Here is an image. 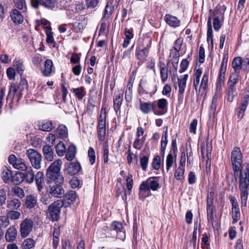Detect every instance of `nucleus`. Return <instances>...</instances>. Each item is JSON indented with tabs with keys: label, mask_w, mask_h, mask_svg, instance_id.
I'll list each match as a JSON object with an SVG mask.
<instances>
[{
	"label": "nucleus",
	"mask_w": 249,
	"mask_h": 249,
	"mask_svg": "<svg viewBox=\"0 0 249 249\" xmlns=\"http://www.w3.org/2000/svg\"><path fill=\"white\" fill-rule=\"evenodd\" d=\"M159 188L158 177H151L142 182L139 187V196L143 200L150 194V190L157 191Z\"/></svg>",
	"instance_id": "1"
},
{
	"label": "nucleus",
	"mask_w": 249,
	"mask_h": 249,
	"mask_svg": "<svg viewBox=\"0 0 249 249\" xmlns=\"http://www.w3.org/2000/svg\"><path fill=\"white\" fill-rule=\"evenodd\" d=\"M239 187L241 191V205L242 206H246L249 189V170L248 168L241 174Z\"/></svg>",
	"instance_id": "2"
},
{
	"label": "nucleus",
	"mask_w": 249,
	"mask_h": 249,
	"mask_svg": "<svg viewBox=\"0 0 249 249\" xmlns=\"http://www.w3.org/2000/svg\"><path fill=\"white\" fill-rule=\"evenodd\" d=\"M228 58L225 57L223 58L220 66V71L218 74V77L216 83V89L215 94L213 99V102L216 101L221 96V92L222 87L225 79V74L227 70Z\"/></svg>",
	"instance_id": "3"
},
{
	"label": "nucleus",
	"mask_w": 249,
	"mask_h": 249,
	"mask_svg": "<svg viewBox=\"0 0 249 249\" xmlns=\"http://www.w3.org/2000/svg\"><path fill=\"white\" fill-rule=\"evenodd\" d=\"M106 111L105 108L102 107L100 111L97 128L98 137L99 139L101 141H104L106 138Z\"/></svg>",
	"instance_id": "4"
},
{
	"label": "nucleus",
	"mask_w": 249,
	"mask_h": 249,
	"mask_svg": "<svg viewBox=\"0 0 249 249\" xmlns=\"http://www.w3.org/2000/svg\"><path fill=\"white\" fill-rule=\"evenodd\" d=\"M26 155L34 168L37 170L41 168L42 156L37 151L34 149H29L27 150Z\"/></svg>",
	"instance_id": "5"
},
{
	"label": "nucleus",
	"mask_w": 249,
	"mask_h": 249,
	"mask_svg": "<svg viewBox=\"0 0 249 249\" xmlns=\"http://www.w3.org/2000/svg\"><path fill=\"white\" fill-rule=\"evenodd\" d=\"M63 205L61 200H58L53 202L48 208V212L53 221L58 219L60 215L61 208Z\"/></svg>",
	"instance_id": "6"
},
{
	"label": "nucleus",
	"mask_w": 249,
	"mask_h": 249,
	"mask_svg": "<svg viewBox=\"0 0 249 249\" xmlns=\"http://www.w3.org/2000/svg\"><path fill=\"white\" fill-rule=\"evenodd\" d=\"M47 183L55 182V183L63 184L64 179L60 172L53 171L47 169L46 173Z\"/></svg>",
	"instance_id": "7"
},
{
	"label": "nucleus",
	"mask_w": 249,
	"mask_h": 249,
	"mask_svg": "<svg viewBox=\"0 0 249 249\" xmlns=\"http://www.w3.org/2000/svg\"><path fill=\"white\" fill-rule=\"evenodd\" d=\"M33 221L31 219L26 218L20 224V232L22 237H26L31 232L33 228Z\"/></svg>",
	"instance_id": "8"
},
{
	"label": "nucleus",
	"mask_w": 249,
	"mask_h": 249,
	"mask_svg": "<svg viewBox=\"0 0 249 249\" xmlns=\"http://www.w3.org/2000/svg\"><path fill=\"white\" fill-rule=\"evenodd\" d=\"M213 208V194L210 193L207 196L206 209L208 223L212 225H213L214 220Z\"/></svg>",
	"instance_id": "9"
},
{
	"label": "nucleus",
	"mask_w": 249,
	"mask_h": 249,
	"mask_svg": "<svg viewBox=\"0 0 249 249\" xmlns=\"http://www.w3.org/2000/svg\"><path fill=\"white\" fill-rule=\"evenodd\" d=\"M9 162L17 169L24 171L27 167L24 160L21 158H18L14 155H11L8 158Z\"/></svg>",
	"instance_id": "10"
},
{
	"label": "nucleus",
	"mask_w": 249,
	"mask_h": 249,
	"mask_svg": "<svg viewBox=\"0 0 249 249\" xmlns=\"http://www.w3.org/2000/svg\"><path fill=\"white\" fill-rule=\"evenodd\" d=\"M62 184L55 183V185L50 186L48 192L52 196L61 198L64 196V190L61 186Z\"/></svg>",
	"instance_id": "11"
},
{
	"label": "nucleus",
	"mask_w": 249,
	"mask_h": 249,
	"mask_svg": "<svg viewBox=\"0 0 249 249\" xmlns=\"http://www.w3.org/2000/svg\"><path fill=\"white\" fill-rule=\"evenodd\" d=\"M157 105L158 107V110L155 109V114L162 115L167 112L168 102L166 99L164 98L159 99L157 101Z\"/></svg>",
	"instance_id": "12"
},
{
	"label": "nucleus",
	"mask_w": 249,
	"mask_h": 249,
	"mask_svg": "<svg viewBox=\"0 0 249 249\" xmlns=\"http://www.w3.org/2000/svg\"><path fill=\"white\" fill-rule=\"evenodd\" d=\"M112 228L117 233V237L122 240H124L125 238V231L121 223L114 221L112 223Z\"/></svg>",
	"instance_id": "13"
},
{
	"label": "nucleus",
	"mask_w": 249,
	"mask_h": 249,
	"mask_svg": "<svg viewBox=\"0 0 249 249\" xmlns=\"http://www.w3.org/2000/svg\"><path fill=\"white\" fill-rule=\"evenodd\" d=\"M148 54L149 51L147 47H144L142 49H136L135 56L139 60V65L142 64L145 61Z\"/></svg>",
	"instance_id": "14"
},
{
	"label": "nucleus",
	"mask_w": 249,
	"mask_h": 249,
	"mask_svg": "<svg viewBox=\"0 0 249 249\" xmlns=\"http://www.w3.org/2000/svg\"><path fill=\"white\" fill-rule=\"evenodd\" d=\"M166 23L173 28H177L179 26L180 21L177 17L170 14H166L164 17Z\"/></svg>",
	"instance_id": "15"
},
{
	"label": "nucleus",
	"mask_w": 249,
	"mask_h": 249,
	"mask_svg": "<svg viewBox=\"0 0 249 249\" xmlns=\"http://www.w3.org/2000/svg\"><path fill=\"white\" fill-rule=\"evenodd\" d=\"M123 96L124 92L123 91H121L116 94L113 98V107L116 113H117L118 111H120Z\"/></svg>",
	"instance_id": "16"
},
{
	"label": "nucleus",
	"mask_w": 249,
	"mask_h": 249,
	"mask_svg": "<svg viewBox=\"0 0 249 249\" xmlns=\"http://www.w3.org/2000/svg\"><path fill=\"white\" fill-rule=\"evenodd\" d=\"M212 16H215V12L213 11V14L209 16L208 19V29H207V40L208 42L211 41V44L212 48L213 47V30H212Z\"/></svg>",
	"instance_id": "17"
},
{
	"label": "nucleus",
	"mask_w": 249,
	"mask_h": 249,
	"mask_svg": "<svg viewBox=\"0 0 249 249\" xmlns=\"http://www.w3.org/2000/svg\"><path fill=\"white\" fill-rule=\"evenodd\" d=\"M155 107L154 103L150 102H141L140 105V110L144 114L149 113L152 111L155 113Z\"/></svg>",
	"instance_id": "18"
},
{
	"label": "nucleus",
	"mask_w": 249,
	"mask_h": 249,
	"mask_svg": "<svg viewBox=\"0 0 249 249\" xmlns=\"http://www.w3.org/2000/svg\"><path fill=\"white\" fill-rule=\"evenodd\" d=\"M81 169V165L79 162H73L69 163L65 171L66 173L70 175L77 174Z\"/></svg>",
	"instance_id": "19"
},
{
	"label": "nucleus",
	"mask_w": 249,
	"mask_h": 249,
	"mask_svg": "<svg viewBox=\"0 0 249 249\" xmlns=\"http://www.w3.org/2000/svg\"><path fill=\"white\" fill-rule=\"evenodd\" d=\"M54 71L53 61L51 59H47L44 63V69L42 71L45 76H50Z\"/></svg>",
	"instance_id": "20"
},
{
	"label": "nucleus",
	"mask_w": 249,
	"mask_h": 249,
	"mask_svg": "<svg viewBox=\"0 0 249 249\" xmlns=\"http://www.w3.org/2000/svg\"><path fill=\"white\" fill-rule=\"evenodd\" d=\"M24 171V172L22 174L25 180L29 183H32L35 179V174L32 168L27 166Z\"/></svg>",
	"instance_id": "21"
},
{
	"label": "nucleus",
	"mask_w": 249,
	"mask_h": 249,
	"mask_svg": "<svg viewBox=\"0 0 249 249\" xmlns=\"http://www.w3.org/2000/svg\"><path fill=\"white\" fill-rule=\"evenodd\" d=\"M17 230L14 226L10 227L5 234V238L8 242L14 241L17 237Z\"/></svg>",
	"instance_id": "22"
},
{
	"label": "nucleus",
	"mask_w": 249,
	"mask_h": 249,
	"mask_svg": "<svg viewBox=\"0 0 249 249\" xmlns=\"http://www.w3.org/2000/svg\"><path fill=\"white\" fill-rule=\"evenodd\" d=\"M38 126L40 130L47 132L51 131L53 128L52 121L49 120L38 122Z\"/></svg>",
	"instance_id": "23"
},
{
	"label": "nucleus",
	"mask_w": 249,
	"mask_h": 249,
	"mask_svg": "<svg viewBox=\"0 0 249 249\" xmlns=\"http://www.w3.org/2000/svg\"><path fill=\"white\" fill-rule=\"evenodd\" d=\"M35 178L37 189L39 191H41L43 188L44 184V178L43 172L40 171L36 173Z\"/></svg>",
	"instance_id": "24"
},
{
	"label": "nucleus",
	"mask_w": 249,
	"mask_h": 249,
	"mask_svg": "<svg viewBox=\"0 0 249 249\" xmlns=\"http://www.w3.org/2000/svg\"><path fill=\"white\" fill-rule=\"evenodd\" d=\"M188 77V75L186 74L178 78V92L180 93H184Z\"/></svg>",
	"instance_id": "25"
},
{
	"label": "nucleus",
	"mask_w": 249,
	"mask_h": 249,
	"mask_svg": "<svg viewBox=\"0 0 249 249\" xmlns=\"http://www.w3.org/2000/svg\"><path fill=\"white\" fill-rule=\"evenodd\" d=\"M237 95L235 87L228 86L226 89V95L227 100L230 102H232L234 98Z\"/></svg>",
	"instance_id": "26"
},
{
	"label": "nucleus",
	"mask_w": 249,
	"mask_h": 249,
	"mask_svg": "<svg viewBox=\"0 0 249 249\" xmlns=\"http://www.w3.org/2000/svg\"><path fill=\"white\" fill-rule=\"evenodd\" d=\"M12 19L17 24H20L23 21V17L20 12L17 9H14L10 14Z\"/></svg>",
	"instance_id": "27"
},
{
	"label": "nucleus",
	"mask_w": 249,
	"mask_h": 249,
	"mask_svg": "<svg viewBox=\"0 0 249 249\" xmlns=\"http://www.w3.org/2000/svg\"><path fill=\"white\" fill-rule=\"evenodd\" d=\"M42 150L45 158L48 161H52L53 159V152L52 146L45 145L43 146Z\"/></svg>",
	"instance_id": "28"
},
{
	"label": "nucleus",
	"mask_w": 249,
	"mask_h": 249,
	"mask_svg": "<svg viewBox=\"0 0 249 249\" xmlns=\"http://www.w3.org/2000/svg\"><path fill=\"white\" fill-rule=\"evenodd\" d=\"M37 205V197L34 195H28L26 197L25 205L27 208L32 209Z\"/></svg>",
	"instance_id": "29"
},
{
	"label": "nucleus",
	"mask_w": 249,
	"mask_h": 249,
	"mask_svg": "<svg viewBox=\"0 0 249 249\" xmlns=\"http://www.w3.org/2000/svg\"><path fill=\"white\" fill-rule=\"evenodd\" d=\"M1 178L3 181L8 183L12 178V173L11 171L6 166H4L2 169Z\"/></svg>",
	"instance_id": "30"
},
{
	"label": "nucleus",
	"mask_w": 249,
	"mask_h": 249,
	"mask_svg": "<svg viewBox=\"0 0 249 249\" xmlns=\"http://www.w3.org/2000/svg\"><path fill=\"white\" fill-rule=\"evenodd\" d=\"M241 79L239 73L233 72L232 73L227 82V85L235 87V85Z\"/></svg>",
	"instance_id": "31"
},
{
	"label": "nucleus",
	"mask_w": 249,
	"mask_h": 249,
	"mask_svg": "<svg viewBox=\"0 0 249 249\" xmlns=\"http://www.w3.org/2000/svg\"><path fill=\"white\" fill-rule=\"evenodd\" d=\"M76 153V147L73 144L70 145L66 152V159L69 161H71L75 158Z\"/></svg>",
	"instance_id": "32"
},
{
	"label": "nucleus",
	"mask_w": 249,
	"mask_h": 249,
	"mask_svg": "<svg viewBox=\"0 0 249 249\" xmlns=\"http://www.w3.org/2000/svg\"><path fill=\"white\" fill-rule=\"evenodd\" d=\"M242 60L240 57H235L232 62V67L234 69V72L239 73L242 69Z\"/></svg>",
	"instance_id": "33"
},
{
	"label": "nucleus",
	"mask_w": 249,
	"mask_h": 249,
	"mask_svg": "<svg viewBox=\"0 0 249 249\" xmlns=\"http://www.w3.org/2000/svg\"><path fill=\"white\" fill-rule=\"evenodd\" d=\"M174 156L172 154H168L166 160V169L168 172L174 164L176 163V154Z\"/></svg>",
	"instance_id": "34"
},
{
	"label": "nucleus",
	"mask_w": 249,
	"mask_h": 249,
	"mask_svg": "<svg viewBox=\"0 0 249 249\" xmlns=\"http://www.w3.org/2000/svg\"><path fill=\"white\" fill-rule=\"evenodd\" d=\"M72 92L79 100H81L86 95V91L83 87H80L72 89Z\"/></svg>",
	"instance_id": "35"
},
{
	"label": "nucleus",
	"mask_w": 249,
	"mask_h": 249,
	"mask_svg": "<svg viewBox=\"0 0 249 249\" xmlns=\"http://www.w3.org/2000/svg\"><path fill=\"white\" fill-rule=\"evenodd\" d=\"M62 164V160L57 159L52 162L47 169L56 172H60Z\"/></svg>",
	"instance_id": "36"
},
{
	"label": "nucleus",
	"mask_w": 249,
	"mask_h": 249,
	"mask_svg": "<svg viewBox=\"0 0 249 249\" xmlns=\"http://www.w3.org/2000/svg\"><path fill=\"white\" fill-rule=\"evenodd\" d=\"M21 206V202L17 198H14L11 200H8L7 201V208L12 210H17Z\"/></svg>",
	"instance_id": "37"
},
{
	"label": "nucleus",
	"mask_w": 249,
	"mask_h": 249,
	"mask_svg": "<svg viewBox=\"0 0 249 249\" xmlns=\"http://www.w3.org/2000/svg\"><path fill=\"white\" fill-rule=\"evenodd\" d=\"M60 231L58 227H54L53 239V246L56 249L58 245L59 241Z\"/></svg>",
	"instance_id": "38"
},
{
	"label": "nucleus",
	"mask_w": 249,
	"mask_h": 249,
	"mask_svg": "<svg viewBox=\"0 0 249 249\" xmlns=\"http://www.w3.org/2000/svg\"><path fill=\"white\" fill-rule=\"evenodd\" d=\"M60 0H42V5L46 7L51 9L53 8L55 6L58 7V3Z\"/></svg>",
	"instance_id": "39"
},
{
	"label": "nucleus",
	"mask_w": 249,
	"mask_h": 249,
	"mask_svg": "<svg viewBox=\"0 0 249 249\" xmlns=\"http://www.w3.org/2000/svg\"><path fill=\"white\" fill-rule=\"evenodd\" d=\"M160 75L162 82L166 81L168 78V69L164 63L160 65Z\"/></svg>",
	"instance_id": "40"
},
{
	"label": "nucleus",
	"mask_w": 249,
	"mask_h": 249,
	"mask_svg": "<svg viewBox=\"0 0 249 249\" xmlns=\"http://www.w3.org/2000/svg\"><path fill=\"white\" fill-rule=\"evenodd\" d=\"M65 197L69 204L73 203L77 199V195L75 191H70L66 194Z\"/></svg>",
	"instance_id": "41"
},
{
	"label": "nucleus",
	"mask_w": 249,
	"mask_h": 249,
	"mask_svg": "<svg viewBox=\"0 0 249 249\" xmlns=\"http://www.w3.org/2000/svg\"><path fill=\"white\" fill-rule=\"evenodd\" d=\"M185 169L182 167H178L174 174V177L176 179L179 180L182 182L184 180V174Z\"/></svg>",
	"instance_id": "42"
},
{
	"label": "nucleus",
	"mask_w": 249,
	"mask_h": 249,
	"mask_svg": "<svg viewBox=\"0 0 249 249\" xmlns=\"http://www.w3.org/2000/svg\"><path fill=\"white\" fill-rule=\"evenodd\" d=\"M57 134L61 138H66L68 136V129L66 126L59 125L57 128Z\"/></svg>",
	"instance_id": "43"
},
{
	"label": "nucleus",
	"mask_w": 249,
	"mask_h": 249,
	"mask_svg": "<svg viewBox=\"0 0 249 249\" xmlns=\"http://www.w3.org/2000/svg\"><path fill=\"white\" fill-rule=\"evenodd\" d=\"M223 18V14L220 15V17L217 16L213 18V27L215 31H218L221 27L222 23L220 19L222 20Z\"/></svg>",
	"instance_id": "44"
},
{
	"label": "nucleus",
	"mask_w": 249,
	"mask_h": 249,
	"mask_svg": "<svg viewBox=\"0 0 249 249\" xmlns=\"http://www.w3.org/2000/svg\"><path fill=\"white\" fill-rule=\"evenodd\" d=\"M145 141V137H142V138H136L133 142V147L137 150H140L143 145Z\"/></svg>",
	"instance_id": "45"
},
{
	"label": "nucleus",
	"mask_w": 249,
	"mask_h": 249,
	"mask_svg": "<svg viewBox=\"0 0 249 249\" xmlns=\"http://www.w3.org/2000/svg\"><path fill=\"white\" fill-rule=\"evenodd\" d=\"M55 149L57 154L60 157L63 156L66 153V148L62 142H59L57 143Z\"/></svg>",
	"instance_id": "46"
},
{
	"label": "nucleus",
	"mask_w": 249,
	"mask_h": 249,
	"mask_svg": "<svg viewBox=\"0 0 249 249\" xmlns=\"http://www.w3.org/2000/svg\"><path fill=\"white\" fill-rule=\"evenodd\" d=\"M211 149L212 147L211 146L208 145V144H206V149L205 148V147L204 145L201 146V152L202 155V158L204 159L205 156L204 154L206 152V156L208 159H209L211 158Z\"/></svg>",
	"instance_id": "47"
},
{
	"label": "nucleus",
	"mask_w": 249,
	"mask_h": 249,
	"mask_svg": "<svg viewBox=\"0 0 249 249\" xmlns=\"http://www.w3.org/2000/svg\"><path fill=\"white\" fill-rule=\"evenodd\" d=\"M209 80V73L205 72L202 77L201 82L200 83V88L203 90H205L207 89L208 83Z\"/></svg>",
	"instance_id": "48"
},
{
	"label": "nucleus",
	"mask_w": 249,
	"mask_h": 249,
	"mask_svg": "<svg viewBox=\"0 0 249 249\" xmlns=\"http://www.w3.org/2000/svg\"><path fill=\"white\" fill-rule=\"evenodd\" d=\"M35 246V241L31 238L25 239L22 244L23 249H31Z\"/></svg>",
	"instance_id": "49"
},
{
	"label": "nucleus",
	"mask_w": 249,
	"mask_h": 249,
	"mask_svg": "<svg viewBox=\"0 0 249 249\" xmlns=\"http://www.w3.org/2000/svg\"><path fill=\"white\" fill-rule=\"evenodd\" d=\"M248 105L247 104V102H242L241 105H240L238 108V111L237 113V116L239 118L242 119L244 115V112L246 109Z\"/></svg>",
	"instance_id": "50"
},
{
	"label": "nucleus",
	"mask_w": 249,
	"mask_h": 249,
	"mask_svg": "<svg viewBox=\"0 0 249 249\" xmlns=\"http://www.w3.org/2000/svg\"><path fill=\"white\" fill-rule=\"evenodd\" d=\"M132 84L129 83L127 85V89L125 92V98L127 102H130L132 99Z\"/></svg>",
	"instance_id": "51"
},
{
	"label": "nucleus",
	"mask_w": 249,
	"mask_h": 249,
	"mask_svg": "<svg viewBox=\"0 0 249 249\" xmlns=\"http://www.w3.org/2000/svg\"><path fill=\"white\" fill-rule=\"evenodd\" d=\"M12 181L16 184H18L23 180V174L22 173H16L12 178Z\"/></svg>",
	"instance_id": "52"
},
{
	"label": "nucleus",
	"mask_w": 249,
	"mask_h": 249,
	"mask_svg": "<svg viewBox=\"0 0 249 249\" xmlns=\"http://www.w3.org/2000/svg\"><path fill=\"white\" fill-rule=\"evenodd\" d=\"M46 34L47 36L46 41L48 43H52L54 42V38L53 36V33L51 27H47L46 28Z\"/></svg>",
	"instance_id": "53"
},
{
	"label": "nucleus",
	"mask_w": 249,
	"mask_h": 249,
	"mask_svg": "<svg viewBox=\"0 0 249 249\" xmlns=\"http://www.w3.org/2000/svg\"><path fill=\"white\" fill-rule=\"evenodd\" d=\"M232 223H236L240 218V212L239 209L232 210Z\"/></svg>",
	"instance_id": "54"
},
{
	"label": "nucleus",
	"mask_w": 249,
	"mask_h": 249,
	"mask_svg": "<svg viewBox=\"0 0 249 249\" xmlns=\"http://www.w3.org/2000/svg\"><path fill=\"white\" fill-rule=\"evenodd\" d=\"M21 214L20 212L16 211L10 210L7 213L8 217L12 220H16L19 218Z\"/></svg>",
	"instance_id": "55"
},
{
	"label": "nucleus",
	"mask_w": 249,
	"mask_h": 249,
	"mask_svg": "<svg viewBox=\"0 0 249 249\" xmlns=\"http://www.w3.org/2000/svg\"><path fill=\"white\" fill-rule=\"evenodd\" d=\"M197 227H198L197 221H195L194 229L192 238L190 240L191 243H192L194 246H196V244Z\"/></svg>",
	"instance_id": "56"
},
{
	"label": "nucleus",
	"mask_w": 249,
	"mask_h": 249,
	"mask_svg": "<svg viewBox=\"0 0 249 249\" xmlns=\"http://www.w3.org/2000/svg\"><path fill=\"white\" fill-rule=\"evenodd\" d=\"M14 66L16 67L18 72L19 73L24 71V67L22 62L20 60H15L14 61Z\"/></svg>",
	"instance_id": "57"
},
{
	"label": "nucleus",
	"mask_w": 249,
	"mask_h": 249,
	"mask_svg": "<svg viewBox=\"0 0 249 249\" xmlns=\"http://www.w3.org/2000/svg\"><path fill=\"white\" fill-rule=\"evenodd\" d=\"M55 135L53 133H49L46 138V145H50L53 146L55 141Z\"/></svg>",
	"instance_id": "58"
},
{
	"label": "nucleus",
	"mask_w": 249,
	"mask_h": 249,
	"mask_svg": "<svg viewBox=\"0 0 249 249\" xmlns=\"http://www.w3.org/2000/svg\"><path fill=\"white\" fill-rule=\"evenodd\" d=\"M108 146L107 143H105L104 145L103 160L105 163L107 164L108 161Z\"/></svg>",
	"instance_id": "59"
},
{
	"label": "nucleus",
	"mask_w": 249,
	"mask_h": 249,
	"mask_svg": "<svg viewBox=\"0 0 249 249\" xmlns=\"http://www.w3.org/2000/svg\"><path fill=\"white\" fill-rule=\"evenodd\" d=\"M88 156L89 159V162L92 165L95 161V153L93 148H89L88 150Z\"/></svg>",
	"instance_id": "60"
},
{
	"label": "nucleus",
	"mask_w": 249,
	"mask_h": 249,
	"mask_svg": "<svg viewBox=\"0 0 249 249\" xmlns=\"http://www.w3.org/2000/svg\"><path fill=\"white\" fill-rule=\"evenodd\" d=\"M18 87L16 86V85L14 83L11 84L8 96L12 95L15 96L16 94H20V92L18 91Z\"/></svg>",
	"instance_id": "61"
},
{
	"label": "nucleus",
	"mask_w": 249,
	"mask_h": 249,
	"mask_svg": "<svg viewBox=\"0 0 249 249\" xmlns=\"http://www.w3.org/2000/svg\"><path fill=\"white\" fill-rule=\"evenodd\" d=\"M12 191L14 194L20 198H22L24 196V192L23 189L19 187L15 186L13 188Z\"/></svg>",
	"instance_id": "62"
},
{
	"label": "nucleus",
	"mask_w": 249,
	"mask_h": 249,
	"mask_svg": "<svg viewBox=\"0 0 249 249\" xmlns=\"http://www.w3.org/2000/svg\"><path fill=\"white\" fill-rule=\"evenodd\" d=\"M100 0H86V5L88 8H94L98 4Z\"/></svg>",
	"instance_id": "63"
},
{
	"label": "nucleus",
	"mask_w": 249,
	"mask_h": 249,
	"mask_svg": "<svg viewBox=\"0 0 249 249\" xmlns=\"http://www.w3.org/2000/svg\"><path fill=\"white\" fill-rule=\"evenodd\" d=\"M148 157L146 156H143L140 159L141 165L142 166V170L144 171L146 170L147 169L148 163Z\"/></svg>",
	"instance_id": "64"
}]
</instances>
